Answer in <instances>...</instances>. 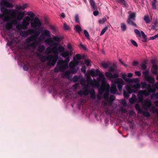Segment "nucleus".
I'll list each match as a JSON object with an SVG mask.
<instances>
[{"label":"nucleus","instance_id":"680f3d73","mask_svg":"<svg viewBox=\"0 0 158 158\" xmlns=\"http://www.w3.org/2000/svg\"><path fill=\"white\" fill-rule=\"evenodd\" d=\"M136 75L138 76H139L141 75V74L140 72L137 71H136L135 73Z\"/></svg>","mask_w":158,"mask_h":158},{"label":"nucleus","instance_id":"6e6552de","mask_svg":"<svg viewBox=\"0 0 158 158\" xmlns=\"http://www.w3.org/2000/svg\"><path fill=\"white\" fill-rule=\"evenodd\" d=\"M16 10H15L10 9L8 11L9 17H11L12 19H15L14 21H15L16 20L20 21L23 20V18L25 15V11H19L15 14Z\"/></svg>","mask_w":158,"mask_h":158},{"label":"nucleus","instance_id":"58836bf2","mask_svg":"<svg viewBox=\"0 0 158 158\" xmlns=\"http://www.w3.org/2000/svg\"><path fill=\"white\" fill-rule=\"evenodd\" d=\"M108 29V27L107 26H106L105 28H104L102 31L100 35H102L104 34L105 33V32Z\"/></svg>","mask_w":158,"mask_h":158},{"label":"nucleus","instance_id":"f257e3e1","mask_svg":"<svg viewBox=\"0 0 158 158\" xmlns=\"http://www.w3.org/2000/svg\"><path fill=\"white\" fill-rule=\"evenodd\" d=\"M87 73L93 77L96 76H98L97 80L95 79L93 80L88 76L87 82H89V79L90 80L89 82L90 85L92 87L99 88L98 91L99 94L101 95L103 94L104 98L106 100L108 97L110 85L108 83L105 82L106 79L104 75L98 69L96 70L94 69L88 70L87 71Z\"/></svg>","mask_w":158,"mask_h":158},{"label":"nucleus","instance_id":"864d4df0","mask_svg":"<svg viewBox=\"0 0 158 158\" xmlns=\"http://www.w3.org/2000/svg\"><path fill=\"white\" fill-rule=\"evenodd\" d=\"M64 28L66 30H68L69 29V27L65 23L64 24Z\"/></svg>","mask_w":158,"mask_h":158},{"label":"nucleus","instance_id":"bf43d9fd","mask_svg":"<svg viewBox=\"0 0 158 158\" xmlns=\"http://www.w3.org/2000/svg\"><path fill=\"white\" fill-rule=\"evenodd\" d=\"M124 5V6H126V3L125 0H119Z\"/></svg>","mask_w":158,"mask_h":158},{"label":"nucleus","instance_id":"c03bdc74","mask_svg":"<svg viewBox=\"0 0 158 158\" xmlns=\"http://www.w3.org/2000/svg\"><path fill=\"white\" fill-rule=\"evenodd\" d=\"M84 33L85 35V36L88 39H89V35L88 32L85 30H84Z\"/></svg>","mask_w":158,"mask_h":158},{"label":"nucleus","instance_id":"2f4dec72","mask_svg":"<svg viewBox=\"0 0 158 158\" xmlns=\"http://www.w3.org/2000/svg\"><path fill=\"white\" fill-rule=\"evenodd\" d=\"M131 86L132 88L135 89H139L141 87V85L140 84L138 83L133 85H131Z\"/></svg>","mask_w":158,"mask_h":158},{"label":"nucleus","instance_id":"79ce46f5","mask_svg":"<svg viewBox=\"0 0 158 158\" xmlns=\"http://www.w3.org/2000/svg\"><path fill=\"white\" fill-rule=\"evenodd\" d=\"M75 21L76 22H77L78 23H80L79 15L78 14H76L75 15Z\"/></svg>","mask_w":158,"mask_h":158},{"label":"nucleus","instance_id":"72a5a7b5","mask_svg":"<svg viewBox=\"0 0 158 158\" xmlns=\"http://www.w3.org/2000/svg\"><path fill=\"white\" fill-rule=\"evenodd\" d=\"M156 2L157 0H153L151 3V5H152L153 9H156Z\"/></svg>","mask_w":158,"mask_h":158},{"label":"nucleus","instance_id":"052dcab7","mask_svg":"<svg viewBox=\"0 0 158 158\" xmlns=\"http://www.w3.org/2000/svg\"><path fill=\"white\" fill-rule=\"evenodd\" d=\"M115 98V97L114 95L110 96V100L111 101H113L114 100Z\"/></svg>","mask_w":158,"mask_h":158},{"label":"nucleus","instance_id":"338daca9","mask_svg":"<svg viewBox=\"0 0 158 158\" xmlns=\"http://www.w3.org/2000/svg\"><path fill=\"white\" fill-rule=\"evenodd\" d=\"M103 67L105 68H107L108 67V64L106 63H103L102 64Z\"/></svg>","mask_w":158,"mask_h":158},{"label":"nucleus","instance_id":"de8ad7c7","mask_svg":"<svg viewBox=\"0 0 158 158\" xmlns=\"http://www.w3.org/2000/svg\"><path fill=\"white\" fill-rule=\"evenodd\" d=\"M28 6V5L27 4H25L21 5L22 10H24Z\"/></svg>","mask_w":158,"mask_h":158},{"label":"nucleus","instance_id":"a211bd4d","mask_svg":"<svg viewBox=\"0 0 158 158\" xmlns=\"http://www.w3.org/2000/svg\"><path fill=\"white\" fill-rule=\"evenodd\" d=\"M149 71H146L143 72L144 79L150 83H153L155 80L153 77L149 75Z\"/></svg>","mask_w":158,"mask_h":158},{"label":"nucleus","instance_id":"6ab92c4d","mask_svg":"<svg viewBox=\"0 0 158 158\" xmlns=\"http://www.w3.org/2000/svg\"><path fill=\"white\" fill-rule=\"evenodd\" d=\"M50 32L49 30L47 29H45L43 30V32L39 36V40L40 41H42L44 40L46 36L50 37Z\"/></svg>","mask_w":158,"mask_h":158},{"label":"nucleus","instance_id":"f8f14e48","mask_svg":"<svg viewBox=\"0 0 158 158\" xmlns=\"http://www.w3.org/2000/svg\"><path fill=\"white\" fill-rule=\"evenodd\" d=\"M142 103L143 104V106L145 107L146 109L150 108V111L153 113H156L158 115V109H156L154 106H151V102L149 100L146 99L143 100V103Z\"/></svg>","mask_w":158,"mask_h":158},{"label":"nucleus","instance_id":"0e129e2a","mask_svg":"<svg viewBox=\"0 0 158 158\" xmlns=\"http://www.w3.org/2000/svg\"><path fill=\"white\" fill-rule=\"evenodd\" d=\"M99 14V12L98 11H95L93 12V14L95 16H97Z\"/></svg>","mask_w":158,"mask_h":158},{"label":"nucleus","instance_id":"09e8293b","mask_svg":"<svg viewBox=\"0 0 158 158\" xmlns=\"http://www.w3.org/2000/svg\"><path fill=\"white\" fill-rule=\"evenodd\" d=\"M29 65H25L23 67V69L24 70L27 71L28 70Z\"/></svg>","mask_w":158,"mask_h":158},{"label":"nucleus","instance_id":"f03ea898","mask_svg":"<svg viewBox=\"0 0 158 158\" xmlns=\"http://www.w3.org/2000/svg\"><path fill=\"white\" fill-rule=\"evenodd\" d=\"M152 86L147 84L146 82H141V85L142 89H145L146 90H140L138 92L137 97L138 102L143 103V95L145 96L149 95L150 93H154L156 89H158V82L156 84L152 83Z\"/></svg>","mask_w":158,"mask_h":158},{"label":"nucleus","instance_id":"1a4fd4ad","mask_svg":"<svg viewBox=\"0 0 158 158\" xmlns=\"http://www.w3.org/2000/svg\"><path fill=\"white\" fill-rule=\"evenodd\" d=\"M79 64V61L75 59L74 57H73V60L71 61L69 63V67L70 71L69 70L66 71L64 73V75L66 77H68L70 73L73 74L76 73L77 71V69H76V66H77Z\"/></svg>","mask_w":158,"mask_h":158},{"label":"nucleus","instance_id":"4c0bfd02","mask_svg":"<svg viewBox=\"0 0 158 158\" xmlns=\"http://www.w3.org/2000/svg\"><path fill=\"white\" fill-rule=\"evenodd\" d=\"M121 30L123 31H125L127 29V27L126 25L123 23H121Z\"/></svg>","mask_w":158,"mask_h":158},{"label":"nucleus","instance_id":"c85d7f7f","mask_svg":"<svg viewBox=\"0 0 158 158\" xmlns=\"http://www.w3.org/2000/svg\"><path fill=\"white\" fill-rule=\"evenodd\" d=\"M90 0V3L91 6H92V8L94 10H96L97 9V6L95 5V3L94 2V0Z\"/></svg>","mask_w":158,"mask_h":158},{"label":"nucleus","instance_id":"f3484780","mask_svg":"<svg viewBox=\"0 0 158 158\" xmlns=\"http://www.w3.org/2000/svg\"><path fill=\"white\" fill-rule=\"evenodd\" d=\"M135 92L129 85H127L125 87V89L123 90V96L125 98H128L130 94Z\"/></svg>","mask_w":158,"mask_h":158},{"label":"nucleus","instance_id":"2eb2a0df","mask_svg":"<svg viewBox=\"0 0 158 158\" xmlns=\"http://www.w3.org/2000/svg\"><path fill=\"white\" fill-rule=\"evenodd\" d=\"M30 24L32 28L38 29L40 28L42 23L38 18L35 17Z\"/></svg>","mask_w":158,"mask_h":158},{"label":"nucleus","instance_id":"b1692460","mask_svg":"<svg viewBox=\"0 0 158 158\" xmlns=\"http://www.w3.org/2000/svg\"><path fill=\"white\" fill-rule=\"evenodd\" d=\"M134 32L139 36L140 37L141 35L145 40L146 39V36L143 31H141L140 32L138 30L136 29L134 30Z\"/></svg>","mask_w":158,"mask_h":158},{"label":"nucleus","instance_id":"c756f323","mask_svg":"<svg viewBox=\"0 0 158 158\" xmlns=\"http://www.w3.org/2000/svg\"><path fill=\"white\" fill-rule=\"evenodd\" d=\"M75 29L76 31L79 34L82 30L81 27L78 25H77L75 26Z\"/></svg>","mask_w":158,"mask_h":158},{"label":"nucleus","instance_id":"3c124183","mask_svg":"<svg viewBox=\"0 0 158 158\" xmlns=\"http://www.w3.org/2000/svg\"><path fill=\"white\" fill-rule=\"evenodd\" d=\"M16 9L17 10H22V7L21 5H16L15 7Z\"/></svg>","mask_w":158,"mask_h":158},{"label":"nucleus","instance_id":"37998d69","mask_svg":"<svg viewBox=\"0 0 158 158\" xmlns=\"http://www.w3.org/2000/svg\"><path fill=\"white\" fill-rule=\"evenodd\" d=\"M106 18H103L102 19L99 20L98 22L99 23L103 24L106 21Z\"/></svg>","mask_w":158,"mask_h":158},{"label":"nucleus","instance_id":"ea45409f","mask_svg":"<svg viewBox=\"0 0 158 158\" xmlns=\"http://www.w3.org/2000/svg\"><path fill=\"white\" fill-rule=\"evenodd\" d=\"M45 47L43 45H42L39 47L38 50L40 52H42L44 50Z\"/></svg>","mask_w":158,"mask_h":158},{"label":"nucleus","instance_id":"f704fd0d","mask_svg":"<svg viewBox=\"0 0 158 158\" xmlns=\"http://www.w3.org/2000/svg\"><path fill=\"white\" fill-rule=\"evenodd\" d=\"M20 35L23 37H26L28 36V33L26 31H23L20 33Z\"/></svg>","mask_w":158,"mask_h":158},{"label":"nucleus","instance_id":"bb28decb","mask_svg":"<svg viewBox=\"0 0 158 158\" xmlns=\"http://www.w3.org/2000/svg\"><path fill=\"white\" fill-rule=\"evenodd\" d=\"M45 52L46 54H49L51 52L53 53V47L52 48L50 47H48L47 48Z\"/></svg>","mask_w":158,"mask_h":158},{"label":"nucleus","instance_id":"13d9d810","mask_svg":"<svg viewBox=\"0 0 158 158\" xmlns=\"http://www.w3.org/2000/svg\"><path fill=\"white\" fill-rule=\"evenodd\" d=\"M85 63L87 66H89L90 64V61L88 60H85Z\"/></svg>","mask_w":158,"mask_h":158},{"label":"nucleus","instance_id":"e433bc0d","mask_svg":"<svg viewBox=\"0 0 158 158\" xmlns=\"http://www.w3.org/2000/svg\"><path fill=\"white\" fill-rule=\"evenodd\" d=\"M143 19L146 23H148L150 22V20L148 15H145L143 18Z\"/></svg>","mask_w":158,"mask_h":158},{"label":"nucleus","instance_id":"473e14b6","mask_svg":"<svg viewBox=\"0 0 158 158\" xmlns=\"http://www.w3.org/2000/svg\"><path fill=\"white\" fill-rule=\"evenodd\" d=\"M44 42L46 44H49L50 45H53L56 44V43L53 42V41L52 40H51V42L49 43L48 41V39H46L44 40Z\"/></svg>","mask_w":158,"mask_h":158},{"label":"nucleus","instance_id":"cd10ccee","mask_svg":"<svg viewBox=\"0 0 158 158\" xmlns=\"http://www.w3.org/2000/svg\"><path fill=\"white\" fill-rule=\"evenodd\" d=\"M128 82L132 83H137L139 82V80L138 78H135L131 79H128Z\"/></svg>","mask_w":158,"mask_h":158},{"label":"nucleus","instance_id":"a878e982","mask_svg":"<svg viewBox=\"0 0 158 158\" xmlns=\"http://www.w3.org/2000/svg\"><path fill=\"white\" fill-rule=\"evenodd\" d=\"M137 98L135 95L133 94L131 98L129 99V101L131 104H133L137 101Z\"/></svg>","mask_w":158,"mask_h":158},{"label":"nucleus","instance_id":"e2e57ef3","mask_svg":"<svg viewBox=\"0 0 158 158\" xmlns=\"http://www.w3.org/2000/svg\"><path fill=\"white\" fill-rule=\"evenodd\" d=\"M141 68L143 69H145L146 68V66L145 64H143L141 65Z\"/></svg>","mask_w":158,"mask_h":158},{"label":"nucleus","instance_id":"20e7f679","mask_svg":"<svg viewBox=\"0 0 158 158\" xmlns=\"http://www.w3.org/2000/svg\"><path fill=\"white\" fill-rule=\"evenodd\" d=\"M90 81V80L89 79V82H87L88 84H86V80L83 78H82L80 80V82L81 84L84 87V89L83 90H80L78 92V94L80 95H88L89 94H90V97L92 99H94L95 97V93L94 89L93 88L90 89L89 91V85H90L89 82Z\"/></svg>","mask_w":158,"mask_h":158},{"label":"nucleus","instance_id":"7c9ffc66","mask_svg":"<svg viewBox=\"0 0 158 158\" xmlns=\"http://www.w3.org/2000/svg\"><path fill=\"white\" fill-rule=\"evenodd\" d=\"M53 39L55 41L58 42H60L62 40L61 37H59L58 36H54L53 37Z\"/></svg>","mask_w":158,"mask_h":158},{"label":"nucleus","instance_id":"423d86ee","mask_svg":"<svg viewBox=\"0 0 158 158\" xmlns=\"http://www.w3.org/2000/svg\"><path fill=\"white\" fill-rule=\"evenodd\" d=\"M64 57L65 58L64 60L62 59L60 60L58 62L57 66L54 69L55 72H63L68 68V63L70 61L69 57L67 56L66 57Z\"/></svg>","mask_w":158,"mask_h":158},{"label":"nucleus","instance_id":"ddd939ff","mask_svg":"<svg viewBox=\"0 0 158 158\" xmlns=\"http://www.w3.org/2000/svg\"><path fill=\"white\" fill-rule=\"evenodd\" d=\"M128 13L129 15L127 19V23L130 25L137 27L136 24L133 21L135 20V13L134 12L131 13V11H129Z\"/></svg>","mask_w":158,"mask_h":158},{"label":"nucleus","instance_id":"7ed1b4c3","mask_svg":"<svg viewBox=\"0 0 158 158\" xmlns=\"http://www.w3.org/2000/svg\"><path fill=\"white\" fill-rule=\"evenodd\" d=\"M26 15L28 16H25L23 19L20 23L16 25V27L18 30H27L30 24V22L31 19V18H32L35 16V14L31 11L27 12Z\"/></svg>","mask_w":158,"mask_h":158},{"label":"nucleus","instance_id":"49530a36","mask_svg":"<svg viewBox=\"0 0 158 158\" xmlns=\"http://www.w3.org/2000/svg\"><path fill=\"white\" fill-rule=\"evenodd\" d=\"M116 69V67L115 66H113L110 67L109 70L111 72H113L115 69Z\"/></svg>","mask_w":158,"mask_h":158},{"label":"nucleus","instance_id":"4be33fe9","mask_svg":"<svg viewBox=\"0 0 158 158\" xmlns=\"http://www.w3.org/2000/svg\"><path fill=\"white\" fill-rule=\"evenodd\" d=\"M135 108L138 112L140 113H142L143 115L146 117H149L150 114V113L148 111L142 112L140 110V107L138 104L137 103L135 105Z\"/></svg>","mask_w":158,"mask_h":158},{"label":"nucleus","instance_id":"69168bd1","mask_svg":"<svg viewBox=\"0 0 158 158\" xmlns=\"http://www.w3.org/2000/svg\"><path fill=\"white\" fill-rule=\"evenodd\" d=\"M152 68L153 69L157 70L158 69V67L155 64H153L152 66Z\"/></svg>","mask_w":158,"mask_h":158},{"label":"nucleus","instance_id":"5fc2aeb1","mask_svg":"<svg viewBox=\"0 0 158 158\" xmlns=\"http://www.w3.org/2000/svg\"><path fill=\"white\" fill-rule=\"evenodd\" d=\"M131 43L132 44L134 45L135 46L137 47L138 46V44L134 40H131Z\"/></svg>","mask_w":158,"mask_h":158},{"label":"nucleus","instance_id":"393cba45","mask_svg":"<svg viewBox=\"0 0 158 158\" xmlns=\"http://www.w3.org/2000/svg\"><path fill=\"white\" fill-rule=\"evenodd\" d=\"M28 33L29 34H34L35 35L38 36L40 34V32L37 31L35 32V30L32 28L28 29L27 30Z\"/></svg>","mask_w":158,"mask_h":158},{"label":"nucleus","instance_id":"dca6fc26","mask_svg":"<svg viewBox=\"0 0 158 158\" xmlns=\"http://www.w3.org/2000/svg\"><path fill=\"white\" fill-rule=\"evenodd\" d=\"M67 48L68 50H66L64 51V53L63 54V57H66L72 55V51L74 50L73 47L70 44H68L67 45Z\"/></svg>","mask_w":158,"mask_h":158},{"label":"nucleus","instance_id":"aec40b11","mask_svg":"<svg viewBox=\"0 0 158 158\" xmlns=\"http://www.w3.org/2000/svg\"><path fill=\"white\" fill-rule=\"evenodd\" d=\"M33 39L32 37H30L27 38L24 44L25 45H27V47H26V48H28L30 47H32L33 48L35 47V44L31 42Z\"/></svg>","mask_w":158,"mask_h":158},{"label":"nucleus","instance_id":"a19ab883","mask_svg":"<svg viewBox=\"0 0 158 158\" xmlns=\"http://www.w3.org/2000/svg\"><path fill=\"white\" fill-rule=\"evenodd\" d=\"M121 77L126 81H128V79L126 78V75L124 73H123L121 75Z\"/></svg>","mask_w":158,"mask_h":158},{"label":"nucleus","instance_id":"0eeeda50","mask_svg":"<svg viewBox=\"0 0 158 158\" xmlns=\"http://www.w3.org/2000/svg\"><path fill=\"white\" fill-rule=\"evenodd\" d=\"M13 5L12 4L8 2L6 0H2L0 2V8L1 11L3 12V14H1L5 16L6 18L4 19V20H7L8 19L9 15L8 10L5 8L12 7Z\"/></svg>","mask_w":158,"mask_h":158},{"label":"nucleus","instance_id":"a18cd8bd","mask_svg":"<svg viewBox=\"0 0 158 158\" xmlns=\"http://www.w3.org/2000/svg\"><path fill=\"white\" fill-rule=\"evenodd\" d=\"M75 57L77 60H80L81 59V56L79 54L76 55L75 56Z\"/></svg>","mask_w":158,"mask_h":158},{"label":"nucleus","instance_id":"c9c22d12","mask_svg":"<svg viewBox=\"0 0 158 158\" xmlns=\"http://www.w3.org/2000/svg\"><path fill=\"white\" fill-rule=\"evenodd\" d=\"M81 69V71L85 74V76L87 77L88 76L86 72V67L85 66H82Z\"/></svg>","mask_w":158,"mask_h":158},{"label":"nucleus","instance_id":"5701e85b","mask_svg":"<svg viewBox=\"0 0 158 158\" xmlns=\"http://www.w3.org/2000/svg\"><path fill=\"white\" fill-rule=\"evenodd\" d=\"M105 76L108 78L112 79L116 78L118 77V75L117 73H114L113 74L110 72H107L105 73Z\"/></svg>","mask_w":158,"mask_h":158},{"label":"nucleus","instance_id":"4468645a","mask_svg":"<svg viewBox=\"0 0 158 158\" xmlns=\"http://www.w3.org/2000/svg\"><path fill=\"white\" fill-rule=\"evenodd\" d=\"M64 48L62 46H60L58 48L56 47H53V53H54L55 55L53 56H56L57 57V55L59 53L60 54V55L62 57L63 54L64 53Z\"/></svg>","mask_w":158,"mask_h":158},{"label":"nucleus","instance_id":"8fccbe9b","mask_svg":"<svg viewBox=\"0 0 158 158\" xmlns=\"http://www.w3.org/2000/svg\"><path fill=\"white\" fill-rule=\"evenodd\" d=\"M79 77H78L76 76H75L73 77V81H74L75 82H76L79 81Z\"/></svg>","mask_w":158,"mask_h":158},{"label":"nucleus","instance_id":"6e6d98bb","mask_svg":"<svg viewBox=\"0 0 158 158\" xmlns=\"http://www.w3.org/2000/svg\"><path fill=\"white\" fill-rule=\"evenodd\" d=\"M154 97L158 98V93H156V94H152V95L151 97L152 98H153Z\"/></svg>","mask_w":158,"mask_h":158},{"label":"nucleus","instance_id":"603ef678","mask_svg":"<svg viewBox=\"0 0 158 158\" xmlns=\"http://www.w3.org/2000/svg\"><path fill=\"white\" fill-rule=\"evenodd\" d=\"M158 37V33L157 34L155 35L154 36L151 37L150 38V39L151 40H153Z\"/></svg>","mask_w":158,"mask_h":158},{"label":"nucleus","instance_id":"39448f33","mask_svg":"<svg viewBox=\"0 0 158 158\" xmlns=\"http://www.w3.org/2000/svg\"><path fill=\"white\" fill-rule=\"evenodd\" d=\"M111 84L110 89L111 93L115 94L117 92L116 85L120 91L122 90L123 86L124 85L125 82L121 78H118L114 80H111Z\"/></svg>","mask_w":158,"mask_h":158},{"label":"nucleus","instance_id":"4d7b16f0","mask_svg":"<svg viewBox=\"0 0 158 158\" xmlns=\"http://www.w3.org/2000/svg\"><path fill=\"white\" fill-rule=\"evenodd\" d=\"M79 87V84H76L73 85V88L77 89Z\"/></svg>","mask_w":158,"mask_h":158},{"label":"nucleus","instance_id":"774afa93","mask_svg":"<svg viewBox=\"0 0 158 158\" xmlns=\"http://www.w3.org/2000/svg\"><path fill=\"white\" fill-rule=\"evenodd\" d=\"M122 102L124 106H125L126 105L127 103L126 101L125 100H122Z\"/></svg>","mask_w":158,"mask_h":158},{"label":"nucleus","instance_id":"412c9836","mask_svg":"<svg viewBox=\"0 0 158 158\" xmlns=\"http://www.w3.org/2000/svg\"><path fill=\"white\" fill-rule=\"evenodd\" d=\"M8 40V42L7 44L11 48H12V47L13 46H15L17 43L19 42V40L17 38H14L11 39L12 40L11 41H9V38H6Z\"/></svg>","mask_w":158,"mask_h":158},{"label":"nucleus","instance_id":"9d476101","mask_svg":"<svg viewBox=\"0 0 158 158\" xmlns=\"http://www.w3.org/2000/svg\"><path fill=\"white\" fill-rule=\"evenodd\" d=\"M40 60L42 62H47L48 64L49 65H53L57 61V57L52 55H49L47 56H43L40 58Z\"/></svg>","mask_w":158,"mask_h":158},{"label":"nucleus","instance_id":"9b49d317","mask_svg":"<svg viewBox=\"0 0 158 158\" xmlns=\"http://www.w3.org/2000/svg\"><path fill=\"white\" fill-rule=\"evenodd\" d=\"M5 16L1 14H0V18L2 20H0V29H1V27H4V22H7V23L5 25V27L6 29L10 30L12 27V24L9 21V18L8 17V19L7 20H4V19L5 18Z\"/></svg>","mask_w":158,"mask_h":158}]
</instances>
